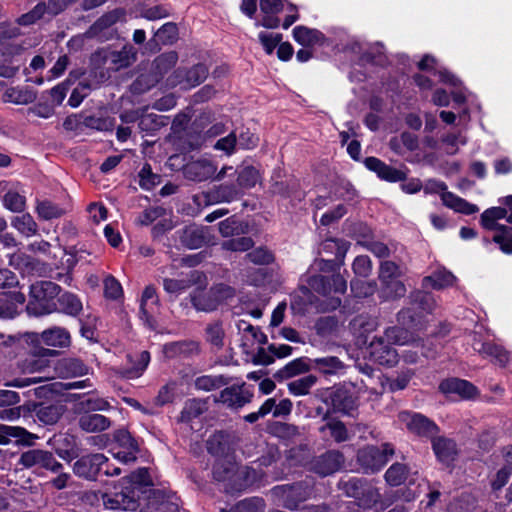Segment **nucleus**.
<instances>
[{"label":"nucleus","mask_w":512,"mask_h":512,"mask_svg":"<svg viewBox=\"0 0 512 512\" xmlns=\"http://www.w3.org/2000/svg\"><path fill=\"white\" fill-rule=\"evenodd\" d=\"M260 10L263 13L261 21L256 22V26H262L268 29H275L280 25V19L277 14L281 11L288 12L282 24L284 29H288L299 18L297 7L287 0H260Z\"/></svg>","instance_id":"1"},{"label":"nucleus","mask_w":512,"mask_h":512,"mask_svg":"<svg viewBox=\"0 0 512 512\" xmlns=\"http://www.w3.org/2000/svg\"><path fill=\"white\" fill-rule=\"evenodd\" d=\"M248 467L239 468L232 458L218 459L213 467L214 478L218 481H230L233 488L242 489L253 483L255 477L250 476Z\"/></svg>","instance_id":"2"},{"label":"nucleus","mask_w":512,"mask_h":512,"mask_svg":"<svg viewBox=\"0 0 512 512\" xmlns=\"http://www.w3.org/2000/svg\"><path fill=\"white\" fill-rule=\"evenodd\" d=\"M60 288L51 281H38L30 286L28 310L36 314L50 313L55 304L52 301L58 296Z\"/></svg>","instance_id":"3"},{"label":"nucleus","mask_w":512,"mask_h":512,"mask_svg":"<svg viewBox=\"0 0 512 512\" xmlns=\"http://www.w3.org/2000/svg\"><path fill=\"white\" fill-rule=\"evenodd\" d=\"M137 49L131 44L105 46L97 50L93 56L94 64H131L137 60Z\"/></svg>","instance_id":"4"},{"label":"nucleus","mask_w":512,"mask_h":512,"mask_svg":"<svg viewBox=\"0 0 512 512\" xmlns=\"http://www.w3.org/2000/svg\"><path fill=\"white\" fill-rule=\"evenodd\" d=\"M107 462L108 459L103 454L86 455L74 463L73 470L76 475L87 479L94 478L101 471L107 476L120 474L117 467L111 471Z\"/></svg>","instance_id":"5"},{"label":"nucleus","mask_w":512,"mask_h":512,"mask_svg":"<svg viewBox=\"0 0 512 512\" xmlns=\"http://www.w3.org/2000/svg\"><path fill=\"white\" fill-rule=\"evenodd\" d=\"M422 188H424L425 193H441L443 204L456 212L471 215L479 210L475 204L469 203L457 195L446 191V185L443 182L429 180Z\"/></svg>","instance_id":"6"},{"label":"nucleus","mask_w":512,"mask_h":512,"mask_svg":"<svg viewBox=\"0 0 512 512\" xmlns=\"http://www.w3.org/2000/svg\"><path fill=\"white\" fill-rule=\"evenodd\" d=\"M387 341L385 334L377 337L373 336L367 346L364 354L373 362L380 365L393 366L398 362V353Z\"/></svg>","instance_id":"7"},{"label":"nucleus","mask_w":512,"mask_h":512,"mask_svg":"<svg viewBox=\"0 0 512 512\" xmlns=\"http://www.w3.org/2000/svg\"><path fill=\"white\" fill-rule=\"evenodd\" d=\"M233 290L225 285H218L211 288L208 292L197 291L191 296V302L194 308L202 312L214 311L218 305L230 298Z\"/></svg>","instance_id":"8"},{"label":"nucleus","mask_w":512,"mask_h":512,"mask_svg":"<svg viewBox=\"0 0 512 512\" xmlns=\"http://www.w3.org/2000/svg\"><path fill=\"white\" fill-rule=\"evenodd\" d=\"M393 453L394 450L389 444H385L382 449L366 447L358 452V462L367 473H373L380 470Z\"/></svg>","instance_id":"9"},{"label":"nucleus","mask_w":512,"mask_h":512,"mask_svg":"<svg viewBox=\"0 0 512 512\" xmlns=\"http://www.w3.org/2000/svg\"><path fill=\"white\" fill-rule=\"evenodd\" d=\"M115 444L110 452L122 463L134 462L139 451L138 444L126 430H119L114 435Z\"/></svg>","instance_id":"10"},{"label":"nucleus","mask_w":512,"mask_h":512,"mask_svg":"<svg viewBox=\"0 0 512 512\" xmlns=\"http://www.w3.org/2000/svg\"><path fill=\"white\" fill-rule=\"evenodd\" d=\"M19 464L25 468L40 466L53 472H58L62 464L56 461L51 452L32 449L21 454Z\"/></svg>","instance_id":"11"},{"label":"nucleus","mask_w":512,"mask_h":512,"mask_svg":"<svg viewBox=\"0 0 512 512\" xmlns=\"http://www.w3.org/2000/svg\"><path fill=\"white\" fill-rule=\"evenodd\" d=\"M399 420L410 432L420 436H433L437 432V426L421 414L403 411Z\"/></svg>","instance_id":"12"},{"label":"nucleus","mask_w":512,"mask_h":512,"mask_svg":"<svg viewBox=\"0 0 512 512\" xmlns=\"http://www.w3.org/2000/svg\"><path fill=\"white\" fill-rule=\"evenodd\" d=\"M127 13L123 8L113 9L101 16L89 29L91 36L103 38L106 37V31L117 23L126 21Z\"/></svg>","instance_id":"13"},{"label":"nucleus","mask_w":512,"mask_h":512,"mask_svg":"<svg viewBox=\"0 0 512 512\" xmlns=\"http://www.w3.org/2000/svg\"><path fill=\"white\" fill-rule=\"evenodd\" d=\"M237 328L241 334L240 345L246 353L253 351L256 345L266 342V336L258 328L244 320L238 322Z\"/></svg>","instance_id":"14"},{"label":"nucleus","mask_w":512,"mask_h":512,"mask_svg":"<svg viewBox=\"0 0 512 512\" xmlns=\"http://www.w3.org/2000/svg\"><path fill=\"white\" fill-rule=\"evenodd\" d=\"M439 389L447 396H459L463 399L473 398L477 394V388L473 384L458 378L442 381Z\"/></svg>","instance_id":"15"},{"label":"nucleus","mask_w":512,"mask_h":512,"mask_svg":"<svg viewBox=\"0 0 512 512\" xmlns=\"http://www.w3.org/2000/svg\"><path fill=\"white\" fill-rule=\"evenodd\" d=\"M38 436L30 433L25 428L20 426H10L0 423V445H8L12 439H15L17 444L32 445Z\"/></svg>","instance_id":"16"},{"label":"nucleus","mask_w":512,"mask_h":512,"mask_svg":"<svg viewBox=\"0 0 512 512\" xmlns=\"http://www.w3.org/2000/svg\"><path fill=\"white\" fill-rule=\"evenodd\" d=\"M353 50L360 54V61L364 63L380 64L385 61H391L386 55L384 45L380 42L367 44L355 43Z\"/></svg>","instance_id":"17"},{"label":"nucleus","mask_w":512,"mask_h":512,"mask_svg":"<svg viewBox=\"0 0 512 512\" xmlns=\"http://www.w3.org/2000/svg\"><path fill=\"white\" fill-rule=\"evenodd\" d=\"M217 167L206 159L189 162L184 167V175L192 181H205L215 175Z\"/></svg>","instance_id":"18"},{"label":"nucleus","mask_w":512,"mask_h":512,"mask_svg":"<svg viewBox=\"0 0 512 512\" xmlns=\"http://www.w3.org/2000/svg\"><path fill=\"white\" fill-rule=\"evenodd\" d=\"M33 341L41 342L52 347H67L70 344V335L68 331L60 327H53L44 330L42 333L31 334Z\"/></svg>","instance_id":"19"},{"label":"nucleus","mask_w":512,"mask_h":512,"mask_svg":"<svg viewBox=\"0 0 512 512\" xmlns=\"http://www.w3.org/2000/svg\"><path fill=\"white\" fill-rule=\"evenodd\" d=\"M377 323L367 316H357L350 323V329L357 339L358 345L367 346L370 342V335L375 331Z\"/></svg>","instance_id":"20"},{"label":"nucleus","mask_w":512,"mask_h":512,"mask_svg":"<svg viewBox=\"0 0 512 512\" xmlns=\"http://www.w3.org/2000/svg\"><path fill=\"white\" fill-rule=\"evenodd\" d=\"M365 166L375 172L379 178L389 182H398L406 178L405 173L385 164L376 157L366 158Z\"/></svg>","instance_id":"21"},{"label":"nucleus","mask_w":512,"mask_h":512,"mask_svg":"<svg viewBox=\"0 0 512 512\" xmlns=\"http://www.w3.org/2000/svg\"><path fill=\"white\" fill-rule=\"evenodd\" d=\"M26 301L21 292L3 294L0 296V318L11 319L19 314L20 308Z\"/></svg>","instance_id":"22"},{"label":"nucleus","mask_w":512,"mask_h":512,"mask_svg":"<svg viewBox=\"0 0 512 512\" xmlns=\"http://www.w3.org/2000/svg\"><path fill=\"white\" fill-rule=\"evenodd\" d=\"M178 27L173 22L163 24L155 33V38L148 41L144 49H149L152 53L158 50V41L162 44H173L178 39Z\"/></svg>","instance_id":"23"},{"label":"nucleus","mask_w":512,"mask_h":512,"mask_svg":"<svg viewBox=\"0 0 512 512\" xmlns=\"http://www.w3.org/2000/svg\"><path fill=\"white\" fill-rule=\"evenodd\" d=\"M54 355H56L54 350L43 349L41 355L32 354L25 358L20 364V369L24 374L43 372L50 365L47 357Z\"/></svg>","instance_id":"24"},{"label":"nucleus","mask_w":512,"mask_h":512,"mask_svg":"<svg viewBox=\"0 0 512 512\" xmlns=\"http://www.w3.org/2000/svg\"><path fill=\"white\" fill-rule=\"evenodd\" d=\"M158 309V298L156 295L155 288L152 286H147L143 291L141 302H140V311L141 318L145 321V323L152 327L153 326V314Z\"/></svg>","instance_id":"25"},{"label":"nucleus","mask_w":512,"mask_h":512,"mask_svg":"<svg viewBox=\"0 0 512 512\" xmlns=\"http://www.w3.org/2000/svg\"><path fill=\"white\" fill-rule=\"evenodd\" d=\"M439 81L454 88L451 92L452 98L457 104H464L469 100L471 93L461 86L460 80L447 70L438 72Z\"/></svg>","instance_id":"26"},{"label":"nucleus","mask_w":512,"mask_h":512,"mask_svg":"<svg viewBox=\"0 0 512 512\" xmlns=\"http://www.w3.org/2000/svg\"><path fill=\"white\" fill-rule=\"evenodd\" d=\"M218 402L230 408H240L249 402V395L239 386H231L221 391Z\"/></svg>","instance_id":"27"},{"label":"nucleus","mask_w":512,"mask_h":512,"mask_svg":"<svg viewBox=\"0 0 512 512\" xmlns=\"http://www.w3.org/2000/svg\"><path fill=\"white\" fill-rule=\"evenodd\" d=\"M294 40L304 47H310L321 44L324 41V35L317 29L306 26H296L293 29Z\"/></svg>","instance_id":"28"},{"label":"nucleus","mask_w":512,"mask_h":512,"mask_svg":"<svg viewBox=\"0 0 512 512\" xmlns=\"http://www.w3.org/2000/svg\"><path fill=\"white\" fill-rule=\"evenodd\" d=\"M432 446L438 460L449 464L457 454L456 444L450 439L438 437L433 439Z\"/></svg>","instance_id":"29"},{"label":"nucleus","mask_w":512,"mask_h":512,"mask_svg":"<svg viewBox=\"0 0 512 512\" xmlns=\"http://www.w3.org/2000/svg\"><path fill=\"white\" fill-rule=\"evenodd\" d=\"M473 348L479 354L494 359L500 365H505L510 360V355L506 350L492 343H480L475 341Z\"/></svg>","instance_id":"30"},{"label":"nucleus","mask_w":512,"mask_h":512,"mask_svg":"<svg viewBox=\"0 0 512 512\" xmlns=\"http://www.w3.org/2000/svg\"><path fill=\"white\" fill-rule=\"evenodd\" d=\"M36 92L28 87L9 88L3 94V101L15 105H27L34 102Z\"/></svg>","instance_id":"31"},{"label":"nucleus","mask_w":512,"mask_h":512,"mask_svg":"<svg viewBox=\"0 0 512 512\" xmlns=\"http://www.w3.org/2000/svg\"><path fill=\"white\" fill-rule=\"evenodd\" d=\"M110 424V420L100 414H84L79 419L80 428L88 433L104 431Z\"/></svg>","instance_id":"32"},{"label":"nucleus","mask_w":512,"mask_h":512,"mask_svg":"<svg viewBox=\"0 0 512 512\" xmlns=\"http://www.w3.org/2000/svg\"><path fill=\"white\" fill-rule=\"evenodd\" d=\"M313 368L326 375H336L342 372L344 364L335 356L315 358L311 361Z\"/></svg>","instance_id":"33"},{"label":"nucleus","mask_w":512,"mask_h":512,"mask_svg":"<svg viewBox=\"0 0 512 512\" xmlns=\"http://www.w3.org/2000/svg\"><path fill=\"white\" fill-rule=\"evenodd\" d=\"M456 278L455 276L445 270L440 269L433 273L431 276H427L423 279V286L425 288L432 287L434 289H442L454 284Z\"/></svg>","instance_id":"34"},{"label":"nucleus","mask_w":512,"mask_h":512,"mask_svg":"<svg viewBox=\"0 0 512 512\" xmlns=\"http://www.w3.org/2000/svg\"><path fill=\"white\" fill-rule=\"evenodd\" d=\"M182 243L190 249H197L206 243L205 230L200 227H187L181 236Z\"/></svg>","instance_id":"35"},{"label":"nucleus","mask_w":512,"mask_h":512,"mask_svg":"<svg viewBox=\"0 0 512 512\" xmlns=\"http://www.w3.org/2000/svg\"><path fill=\"white\" fill-rule=\"evenodd\" d=\"M11 225L25 237H32L38 232V225L30 214L14 217Z\"/></svg>","instance_id":"36"},{"label":"nucleus","mask_w":512,"mask_h":512,"mask_svg":"<svg viewBox=\"0 0 512 512\" xmlns=\"http://www.w3.org/2000/svg\"><path fill=\"white\" fill-rule=\"evenodd\" d=\"M68 207H61L51 201L44 200L38 202L36 212L38 216L44 220H52L66 214Z\"/></svg>","instance_id":"37"},{"label":"nucleus","mask_w":512,"mask_h":512,"mask_svg":"<svg viewBox=\"0 0 512 512\" xmlns=\"http://www.w3.org/2000/svg\"><path fill=\"white\" fill-rule=\"evenodd\" d=\"M163 352L166 357L172 358L178 355H191L198 352V344L195 342H173L164 345Z\"/></svg>","instance_id":"38"},{"label":"nucleus","mask_w":512,"mask_h":512,"mask_svg":"<svg viewBox=\"0 0 512 512\" xmlns=\"http://www.w3.org/2000/svg\"><path fill=\"white\" fill-rule=\"evenodd\" d=\"M387 341L395 345H409L416 342V338L406 329L400 327H390L385 330Z\"/></svg>","instance_id":"39"},{"label":"nucleus","mask_w":512,"mask_h":512,"mask_svg":"<svg viewBox=\"0 0 512 512\" xmlns=\"http://www.w3.org/2000/svg\"><path fill=\"white\" fill-rule=\"evenodd\" d=\"M206 410V403L198 399H190L186 401L180 415L182 422H190L199 417Z\"/></svg>","instance_id":"40"},{"label":"nucleus","mask_w":512,"mask_h":512,"mask_svg":"<svg viewBox=\"0 0 512 512\" xmlns=\"http://www.w3.org/2000/svg\"><path fill=\"white\" fill-rule=\"evenodd\" d=\"M317 377L307 375L288 383V390L295 396H302L309 393V390L316 384Z\"/></svg>","instance_id":"41"},{"label":"nucleus","mask_w":512,"mask_h":512,"mask_svg":"<svg viewBox=\"0 0 512 512\" xmlns=\"http://www.w3.org/2000/svg\"><path fill=\"white\" fill-rule=\"evenodd\" d=\"M63 414V407L60 405H47L38 408L37 418L46 425L55 424Z\"/></svg>","instance_id":"42"},{"label":"nucleus","mask_w":512,"mask_h":512,"mask_svg":"<svg viewBox=\"0 0 512 512\" xmlns=\"http://www.w3.org/2000/svg\"><path fill=\"white\" fill-rule=\"evenodd\" d=\"M343 463V457L338 452H329L321 459V466L318 472L323 475L331 474L337 471Z\"/></svg>","instance_id":"43"},{"label":"nucleus","mask_w":512,"mask_h":512,"mask_svg":"<svg viewBox=\"0 0 512 512\" xmlns=\"http://www.w3.org/2000/svg\"><path fill=\"white\" fill-rule=\"evenodd\" d=\"M170 15L169 7L165 5H143L140 8L139 14H136L135 17H141L150 21L159 20L162 18H166Z\"/></svg>","instance_id":"44"},{"label":"nucleus","mask_w":512,"mask_h":512,"mask_svg":"<svg viewBox=\"0 0 512 512\" xmlns=\"http://www.w3.org/2000/svg\"><path fill=\"white\" fill-rule=\"evenodd\" d=\"M2 201L5 208L12 212H22L26 206L25 196L12 189L6 191Z\"/></svg>","instance_id":"45"},{"label":"nucleus","mask_w":512,"mask_h":512,"mask_svg":"<svg viewBox=\"0 0 512 512\" xmlns=\"http://www.w3.org/2000/svg\"><path fill=\"white\" fill-rule=\"evenodd\" d=\"M312 360L313 359L309 358H297L291 361L284 368L285 375L287 377H294L298 374L308 372L313 368Z\"/></svg>","instance_id":"46"},{"label":"nucleus","mask_w":512,"mask_h":512,"mask_svg":"<svg viewBox=\"0 0 512 512\" xmlns=\"http://www.w3.org/2000/svg\"><path fill=\"white\" fill-rule=\"evenodd\" d=\"M407 467L404 464H393L385 474V478L390 485L398 486L407 478Z\"/></svg>","instance_id":"47"},{"label":"nucleus","mask_w":512,"mask_h":512,"mask_svg":"<svg viewBox=\"0 0 512 512\" xmlns=\"http://www.w3.org/2000/svg\"><path fill=\"white\" fill-rule=\"evenodd\" d=\"M259 181V172L251 167H244L238 174L237 183L240 188H252Z\"/></svg>","instance_id":"48"},{"label":"nucleus","mask_w":512,"mask_h":512,"mask_svg":"<svg viewBox=\"0 0 512 512\" xmlns=\"http://www.w3.org/2000/svg\"><path fill=\"white\" fill-rule=\"evenodd\" d=\"M61 309L70 315H76L82 310V303L77 296L71 293H64L59 298Z\"/></svg>","instance_id":"49"},{"label":"nucleus","mask_w":512,"mask_h":512,"mask_svg":"<svg viewBox=\"0 0 512 512\" xmlns=\"http://www.w3.org/2000/svg\"><path fill=\"white\" fill-rule=\"evenodd\" d=\"M382 285V295L387 299L402 297L406 292L404 284L397 280V278L382 282Z\"/></svg>","instance_id":"50"},{"label":"nucleus","mask_w":512,"mask_h":512,"mask_svg":"<svg viewBox=\"0 0 512 512\" xmlns=\"http://www.w3.org/2000/svg\"><path fill=\"white\" fill-rule=\"evenodd\" d=\"M325 430H329L331 437H333L336 442L348 440V431L340 421H329L326 425L320 428L321 432H324Z\"/></svg>","instance_id":"51"},{"label":"nucleus","mask_w":512,"mask_h":512,"mask_svg":"<svg viewBox=\"0 0 512 512\" xmlns=\"http://www.w3.org/2000/svg\"><path fill=\"white\" fill-rule=\"evenodd\" d=\"M240 187L235 184H222L220 185L216 191H215V194H216V199L217 201H221V202H231L235 199H237V197L239 196L240 194Z\"/></svg>","instance_id":"52"},{"label":"nucleus","mask_w":512,"mask_h":512,"mask_svg":"<svg viewBox=\"0 0 512 512\" xmlns=\"http://www.w3.org/2000/svg\"><path fill=\"white\" fill-rule=\"evenodd\" d=\"M207 341L216 347L221 348L224 344V330L220 323H213L206 328Z\"/></svg>","instance_id":"53"},{"label":"nucleus","mask_w":512,"mask_h":512,"mask_svg":"<svg viewBox=\"0 0 512 512\" xmlns=\"http://www.w3.org/2000/svg\"><path fill=\"white\" fill-rule=\"evenodd\" d=\"M259 41L262 44L267 54H271L282 40V35L274 32H260L258 35Z\"/></svg>","instance_id":"54"},{"label":"nucleus","mask_w":512,"mask_h":512,"mask_svg":"<svg viewBox=\"0 0 512 512\" xmlns=\"http://www.w3.org/2000/svg\"><path fill=\"white\" fill-rule=\"evenodd\" d=\"M223 385V378L221 376H200L195 380V387L202 391H211Z\"/></svg>","instance_id":"55"},{"label":"nucleus","mask_w":512,"mask_h":512,"mask_svg":"<svg viewBox=\"0 0 512 512\" xmlns=\"http://www.w3.org/2000/svg\"><path fill=\"white\" fill-rule=\"evenodd\" d=\"M504 253H512V234L507 227H501L493 237Z\"/></svg>","instance_id":"56"},{"label":"nucleus","mask_w":512,"mask_h":512,"mask_svg":"<svg viewBox=\"0 0 512 512\" xmlns=\"http://www.w3.org/2000/svg\"><path fill=\"white\" fill-rule=\"evenodd\" d=\"M191 286L189 279H165L164 289L166 292L179 295Z\"/></svg>","instance_id":"57"},{"label":"nucleus","mask_w":512,"mask_h":512,"mask_svg":"<svg viewBox=\"0 0 512 512\" xmlns=\"http://www.w3.org/2000/svg\"><path fill=\"white\" fill-rule=\"evenodd\" d=\"M150 361V355L148 352L143 351L139 355L138 363L136 366L129 368L125 371L124 375L127 378H138L143 374Z\"/></svg>","instance_id":"58"},{"label":"nucleus","mask_w":512,"mask_h":512,"mask_svg":"<svg viewBox=\"0 0 512 512\" xmlns=\"http://www.w3.org/2000/svg\"><path fill=\"white\" fill-rule=\"evenodd\" d=\"M401 274L399 267L391 261H385L381 264L379 278L381 282L396 279Z\"/></svg>","instance_id":"59"},{"label":"nucleus","mask_w":512,"mask_h":512,"mask_svg":"<svg viewBox=\"0 0 512 512\" xmlns=\"http://www.w3.org/2000/svg\"><path fill=\"white\" fill-rule=\"evenodd\" d=\"M351 290L358 297H367L375 292L376 285L373 282L357 280L351 282Z\"/></svg>","instance_id":"60"},{"label":"nucleus","mask_w":512,"mask_h":512,"mask_svg":"<svg viewBox=\"0 0 512 512\" xmlns=\"http://www.w3.org/2000/svg\"><path fill=\"white\" fill-rule=\"evenodd\" d=\"M352 268L356 275L367 277L372 270L371 260L368 256H358L355 258Z\"/></svg>","instance_id":"61"},{"label":"nucleus","mask_w":512,"mask_h":512,"mask_svg":"<svg viewBox=\"0 0 512 512\" xmlns=\"http://www.w3.org/2000/svg\"><path fill=\"white\" fill-rule=\"evenodd\" d=\"M253 246L251 238L240 237L236 239H230L223 243V247L231 251H247Z\"/></svg>","instance_id":"62"},{"label":"nucleus","mask_w":512,"mask_h":512,"mask_svg":"<svg viewBox=\"0 0 512 512\" xmlns=\"http://www.w3.org/2000/svg\"><path fill=\"white\" fill-rule=\"evenodd\" d=\"M262 508L263 501L258 498H253L241 501L230 512H259Z\"/></svg>","instance_id":"63"},{"label":"nucleus","mask_w":512,"mask_h":512,"mask_svg":"<svg viewBox=\"0 0 512 512\" xmlns=\"http://www.w3.org/2000/svg\"><path fill=\"white\" fill-rule=\"evenodd\" d=\"M19 285L18 276L8 268H0V289H11Z\"/></svg>","instance_id":"64"}]
</instances>
